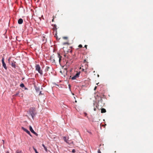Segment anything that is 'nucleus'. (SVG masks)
Here are the masks:
<instances>
[{
  "instance_id": "1",
  "label": "nucleus",
  "mask_w": 153,
  "mask_h": 153,
  "mask_svg": "<svg viewBox=\"0 0 153 153\" xmlns=\"http://www.w3.org/2000/svg\"><path fill=\"white\" fill-rule=\"evenodd\" d=\"M62 58V56L59 54H58L56 55H53L51 56L50 60L53 63H56L57 62L60 63Z\"/></svg>"
},
{
  "instance_id": "2",
  "label": "nucleus",
  "mask_w": 153,
  "mask_h": 153,
  "mask_svg": "<svg viewBox=\"0 0 153 153\" xmlns=\"http://www.w3.org/2000/svg\"><path fill=\"white\" fill-rule=\"evenodd\" d=\"M29 114L31 116L32 118L33 119L34 116L36 114L35 108H30L29 110Z\"/></svg>"
},
{
  "instance_id": "3",
  "label": "nucleus",
  "mask_w": 153,
  "mask_h": 153,
  "mask_svg": "<svg viewBox=\"0 0 153 153\" xmlns=\"http://www.w3.org/2000/svg\"><path fill=\"white\" fill-rule=\"evenodd\" d=\"M36 70L41 75L43 74L42 71L41 70V68L39 65H36L35 66Z\"/></svg>"
},
{
  "instance_id": "4",
  "label": "nucleus",
  "mask_w": 153,
  "mask_h": 153,
  "mask_svg": "<svg viewBox=\"0 0 153 153\" xmlns=\"http://www.w3.org/2000/svg\"><path fill=\"white\" fill-rule=\"evenodd\" d=\"M99 104L101 107H103L105 105V102L103 101L102 98L101 97L99 101Z\"/></svg>"
},
{
  "instance_id": "5",
  "label": "nucleus",
  "mask_w": 153,
  "mask_h": 153,
  "mask_svg": "<svg viewBox=\"0 0 153 153\" xmlns=\"http://www.w3.org/2000/svg\"><path fill=\"white\" fill-rule=\"evenodd\" d=\"M2 63L3 66L5 69H7V67L6 65L4 62V57H3L2 59Z\"/></svg>"
},
{
  "instance_id": "6",
  "label": "nucleus",
  "mask_w": 153,
  "mask_h": 153,
  "mask_svg": "<svg viewBox=\"0 0 153 153\" xmlns=\"http://www.w3.org/2000/svg\"><path fill=\"white\" fill-rule=\"evenodd\" d=\"M29 129H30V131H31V132L32 133H33V134H35L36 136L38 135L34 131L32 127L31 126H29Z\"/></svg>"
},
{
  "instance_id": "7",
  "label": "nucleus",
  "mask_w": 153,
  "mask_h": 153,
  "mask_svg": "<svg viewBox=\"0 0 153 153\" xmlns=\"http://www.w3.org/2000/svg\"><path fill=\"white\" fill-rule=\"evenodd\" d=\"M79 73H76L75 75H74L71 78V79L72 80L75 79L77 78L79 76Z\"/></svg>"
},
{
  "instance_id": "8",
  "label": "nucleus",
  "mask_w": 153,
  "mask_h": 153,
  "mask_svg": "<svg viewBox=\"0 0 153 153\" xmlns=\"http://www.w3.org/2000/svg\"><path fill=\"white\" fill-rule=\"evenodd\" d=\"M22 128L24 131H25V132H27L28 134H29L30 136H31V135L30 134V132L27 129L25 128H24L23 127H22Z\"/></svg>"
},
{
  "instance_id": "9",
  "label": "nucleus",
  "mask_w": 153,
  "mask_h": 153,
  "mask_svg": "<svg viewBox=\"0 0 153 153\" xmlns=\"http://www.w3.org/2000/svg\"><path fill=\"white\" fill-rule=\"evenodd\" d=\"M11 65L13 67L15 68L16 67V62L14 60L11 61Z\"/></svg>"
},
{
  "instance_id": "10",
  "label": "nucleus",
  "mask_w": 153,
  "mask_h": 153,
  "mask_svg": "<svg viewBox=\"0 0 153 153\" xmlns=\"http://www.w3.org/2000/svg\"><path fill=\"white\" fill-rule=\"evenodd\" d=\"M84 63H85V68H87L88 67V62H87L86 59H85L84 60Z\"/></svg>"
},
{
  "instance_id": "11",
  "label": "nucleus",
  "mask_w": 153,
  "mask_h": 153,
  "mask_svg": "<svg viewBox=\"0 0 153 153\" xmlns=\"http://www.w3.org/2000/svg\"><path fill=\"white\" fill-rule=\"evenodd\" d=\"M23 22V20L22 19H19L18 20V23L19 24H22Z\"/></svg>"
},
{
  "instance_id": "12",
  "label": "nucleus",
  "mask_w": 153,
  "mask_h": 153,
  "mask_svg": "<svg viewBox=\"0 0 153 153\" xmlns=\"http://www.w3.org/2000/svg\"><path fill=\"white\" fill-rule=\"evenodd\" d=\"M63 139L65 142L67 143H68V139H69L68 137L67 139L66 137H63Z\"/></svg>"
},
{
  "instance_id": "13",
  "label": "nucleus",
  "mask_w": 153,
  "mask_h": 153,
  "mask_svg": "<svg viewBox=\"0 0 153 153\" xmlns=\"http://www.w3.org/2000/svg\"><path fill=\"white\" fill-rule=\"evenodd\" d=\"M106 112V110L104 108H102L101 109V112L102 113H105Z\"/></svg>"
},
{
  "instance_id": "14",
  "label": "nucleus",
  "mask_w": 153,
  "mask_h": 153,
  "mask_svg": "<svg viewBox=\"0 0 153 153\" xmlns=\"http://www.w3.org/2000/svg\"><path fill=\"white\" fill-rule=\"evenodd\" d=\"M50 67H49L48 66H47L46 67V68L45 69V71H48L49 70V69H50Z\"/></svg>"
},
{
  "instance_id": "15",
  "label": "nucleus",
  "mask_w": 153,
  "mask_h": 153,
  "mask_svg": "<svg viewBox=\"0 0 153 153\" xmlns=\"http://www.w3.org/2000/svg\"><path fill=\"white\" fill-rule=\"evenodd\" d=\"M20 86L21 87L23 88L24 87V85L23 83L21 84L20 85Z\"/></svg>"
},
{
  "instance_id": "16",
  "label": "nucleus",
  "mask_w": 153,
  "mask_h": 153,
  "mask_svg": "<svg viewBox=\"0 0 153 153\" xmlns=\"http://www.w3.org/2000/svg\"><path fill=\"white\" fill-rule=\"evenodd\" d=\"M44 149L45 150V151L46 152H48V150L47 149V148L45 147L44 148Z\"/></svg>"
},
{
  "instance_id": "17",
  "label": "nucleus",
  "mask_w": 153,
  "mask_h": 153,
  "mask_svg": "<svg viewBox=\"0 0 153 153\" xmlns=\"http://www.w3.org/2000/svg\"><path fill=\"white\" fill-rule=\"evenodd\" d=\"M66 44L69 45V43L68 42H64L63 43V45H66Z\"/></svg>"
},
{
  "instance_id": "18",
  "label": "nucleus",
  "mask_w": 153,
  "mask_h": 153,
  "mask_svg": "<svg viewBox=\"0 0 153 153\" xmlns=\"http://www.w3.org/2000/svg\"><path fill=\"white\" fill-rule=\"evenodd\" d=\"M19 92H17V93H16V94L15 95V96H18L19 94Z\"/></svg>"
},
{
  "instance_id": "19",
  "label": "nucleus",
  "mask_w": 153,
  "mask_h": 153,
  "mask_svg": "<svg viewBox=\"0 0 153 153\" xmlns=\"http://www.w3.org/2000/svg\"><path fill=\"white\" fill-rule=\"evenodd\" d=\"M34 149L36 153H39L37 151V150L35 148H34Z\"/></svg>"
},
{
  "instance_id": "20",
  "label": "nucleus",
  "mask_w": 153,
  "mask_h": 153,
  "mask_svg": "<svg viewBox=\"0 0 153 153\" xmlns=\"http://www.w3.org/2000/svg\"><path fill=\"white\" fill-rule=\"evenodd\" d=\"M16 153H22V152L21 151H20L19 152L18 151H16Z\"/></svg>"
},
{
  "instance_id": "21",
  "label": "nucleus",
  "mask_w": 153,
  "mask_h": 153,
  "mask_svg": "<svg viewBox=\"0 0 153 153\" xmlns=\"http://www.w3.org/2000/svg\"><path fill=\"white\" fill-rule=\"evenodd\" d=\"M63 39H68V37H65V36L63 37Z\"/></svg>"
},
{
  "instance_id": "22",
  "label": "nucleus",
  "mask_w": 153,
  "mask_h": 153,
  "mask_svg": "<svg viewBox=\"0 0 153 153\" xmlns=\"http://www.w3.org/2000/svg\"><path fill=\"white\" fill-rule=\"evenodd\" d=\"M78 47L80 48H82V45H79L78 46Z\"/></svg>"
},
{
  "instance_id": "23",
  "label": "nucleus",
  "mask_w": 153,
  "mask_h": 153,
  "mask_svg": "<svg viewBox=\"0 0 153 153\" xmlns=\"http://www.w3.org/2000/svg\"><path fill=\"white\" fill-rule=\"evenodd\" d=\"M98 153H101V152L100 149H99L98 151Z\"/></svg>"
},
{
  "instance_id": "24",
  "label": "nucleus",
  "mask_w": 153,
  "mask_h": 153,
  "mask_svg": "<svg viewBox=\"0 0 153 153\" xmlns=\"http://www.w3.org/2000/svg\"><path fill=\"white\" fill-rule=\"evenodd\" d=\"M42 146L44 148L45 147V145L44 144H42Z\"/></svg>"
},
{
  "instance_id": "25",
  "label": "nucleus",
  "mask_w": 153,
  "mask_h": 153,
  "mask_svg": "<svg viewBox=\"0 0 153 153\" xmlns=\"http://www.w3.org/2000/svg\"><path fill=\"white\" fill-rule=\"evenodd\" d=\"M72 152H75V150L74 149H73L72 150Z\"/></svg>"
},
{
  "instance_id": "26",
  "label": "nucleus",
  "mask_w": 153,
  "mask_h": 153,
  "mask_svg": "<svg viewBox=\"0 0 153 153\" xmlns=\"http://www.w3.org/2000/svg\"><path fill=\"white\" fill-rule=\"evenodd\" d=\"M87 45H85V47L86 48V49H87Z\"/></svg>"
},
{
  "instance_id": "27",
  "label": "nucleus",
  "mask_w": 153,
  "mask_h": 153,
  "mask_svg": "<svg viewBox=\"0 0 153 153\" xmlns=\"http://www.w3.org/2000/svg\"><path fill=\"white\" fill-rule=\"evenodd\" d=\"M96 88H97V87L95 86V87L94 88V90H96Z\"/></svg>"
},
{
  "instance_id": "28",
  "label": "nucleus",
  "mask_w": 153,
  "mask_h": 153,
  "mask_svg": "<svg viewBox=\"0 0 153 153\" xmlns=\"http://www.w3.org/2000/svg\"><path fill=\"white\" fill-rule=\"evenodd\" d=\"M84 114H85V116H86L87 114L86 113H84Z\"/></svg>"
},
{
  "instance_id": "29",
  "label": "nucleus",
  "mask_w": 153,
  "mask_h": 153,
  "mask_svg": "<svg viewBox=\"0 0 153 153\" xmlns=\"http://www.w3.org/2000/svg\"><path fill=\"white\" fill-rule=\"evenodd\" d=\"M10 58L8 59V61L9 62H10Z\"/></svg>"
},
{
  "instance_id": "30",
  "label": "nucleus",
  "mask_w": 153,
  "mask_h": 153,
  "mask_svg": "<svg viewBox=\"0 0 153 153\" xmlns=\"http://www.w3.org/2000/svg\"><path fill=\"white\" fill-rule=\"evenodd\" d=\"M94 111H95L96 110V108H94Z\"/></svg>"
},
{
  "instance_id": "31",
  "label": "nucleus",
  "mask_w": 153,
  "mask_h": 153,
  "mask_svg": "<svg viewBox=\"0 0 153 153\" xmlns=\"http://www.w3.org/2000/svg\"><path fill=\"white\" fill-rule=\"evenodd\" d=\"M41 94V91L40 92L39 94Z\"/></svg>"
},
{
  "instance_id": "32",
  "label": "nucleus",
  "mask_w": 153,
  "mask_h": 153,
  "mask_svg": "<svg viewBox=\"0 0 153 153\" xmlns=\"http://www.w3.org/2000/svg\"><path fill=\"white\" fill-rule=\"evenodd\" d=\"M69 87L70 88V87L71 86H70V85H69Z\"/></svg>"
},
{
  "instance_id": "33",
  "label": "nucleus",
  "mask_w": 153,
  "mask_h": 153,
  "mask_svg": "<svg viewBox=\"0 0 153 153\" xmlns=\"http://www.w3.org/2000/svg\"><path fill=\"white\" fill-rule=\"evenodd\" d=\"M53 19H52V21L53 22Z\"/></svg>"
},
{
  "instance_id": "34",
  "label": "nucleus",
  "mask_w": 153,
  "mask_h": 153,
  "mask_svg": "<svg viewBox=\"0 0 153 153\" xmlns=\"http://www.w3.org/2000/svg\"><path fill=\"white\" fill-rule=\"evenodd\" d=\"M75 102H77V101H76H76H75Z\"/></svg>"
},
{
  "instance_id": "35",
  "label": "nucleus",
  "mask_w": 153,
  "mask_h": 153,
  "mask_svg": "<svg viewBox=\"0 0 153 153\" xmlns=\"http://www.w3.org/2000/svg\"><path fill=\"white\" fill-rule=\"evenodd\" d=\"M97 76H98V77H99V75H97Z\"/></svg>"
},
{
  "instance_id": "36",
  "label": "nucleus",
  "mask_w": 153,
  "mask_h": 153,
  "mask_svg": "<svg viewBox=\"0 0 153 153\" xmlns=\"http://www.w3.org/2000/svg\"><path fill=\"white\" fill-rule=\"evenodd\" d=\"M83 71H84V69H82Z\"/></svg>"
},
{
  "instance_id": "37",
  "label": "nucleus",
  "mask_w": 153,
  "mask_h": 153,
  "mask_svg": "<svg viewBox=\"0 0 153 153\" xmlns=\"http://www.w3.org/2000/svg\"><path fill=\"white\" fill-rule=\"evenodd\" d=\"M9 153V152H8V153Z\"/></svg>"
}]
</instances>
